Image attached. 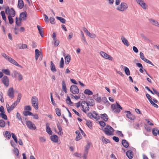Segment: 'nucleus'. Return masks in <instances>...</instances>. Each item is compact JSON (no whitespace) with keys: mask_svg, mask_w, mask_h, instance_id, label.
<instances>
[{"mask_svg":"<svg viewBox=\"0 0 159 159\" xmlns=\"http://www.w3.org/2000/svg\"><path fill=\"white\" fill-rule=\"evenodd\" d=\"M128 8V4L125 2H121L120 5L116 8V9L120 12L125 11Z\"/></svg>","mask_w":159,"mask_h":159,"instance_id":"obj_1","label":"nucleus"},{"mask_svg":"<svg viewBox=\"0 0 159 159\" xmlns=\"http://www.w3.org/2000/svg\"><path fill=\"white\" fill-rule=\"evenodd\" d=\"M114 130V129L111 126L108 125H107L103 130L105 134L109 136L113 135Z\"/></svg>","mask_w":159,"mask_h":159,"instance_id":"obj_2","label":"nucleus"},{"mask_svg":"<svg viewBox=\"0 0 159 159\" xmlns=\"http://www.w3.org/2000/svg\"><path fill=\"white\" fill-rule=\"evenodd\" d=\"M5 11L7 15L8 16L14 17L16 15L15 11L13 8H10L9 7L7 6L5 7Z\"/></svg>","mask_w":159,"mask_h":159,"instance_id":"obj_3","label":"nucleus"},{"mask_svg":"<svg viewBox=\"0 0 159 159\" xmlns=\"http://www.w3.org/2000/svg\"><path fill=\"white\" fill-rule=\"evenodd\" d=\"M116 105L112 104L111 105V108L112 111L116 113H118L120 112V110L122 109V107L119 103L116 102Z\"/></svg>","mask_w":159,"mask_h":159,"instance_id":"obj_4","label":"nucleus"},{"mask_svg":"<svg viewBox=\"0 0 159 159\" xmlns=\"http://www.w3.org/2000/svg\"><path fill=\"white\" fill-rule=\"evenodd\" d=\"M38 99L36 96H33L31 98V103L32 105L34 108L37 110L38 109Z\"/></svg>","mask_w":159,"mask_h":159,"instance_id":"obj_5","label":"nucleus"},{"mask_svg":"<svg viewBox=\"0 0 159 159\" xmlns=\"http://www.w3.org/2000/svg\"><path fill=\"white\" fill-rule=\"evenodd\" d=\"M81 106L82 108V111L85 113H86V111H89V106L86 102L82 101L81 103Z\"/></svg>","mask_w":159,"mask_h":159,"instance_id":"obj_6","label":"nucleus"},{"mask_svg":"<svg viewBox=\"0 0 159 159\" xmlns=\"http://www.w3.org/2000/svg\"><path fill=\"white\" fill-rule=\"evenodd\" d=\"M25 121L26 122V124L29 129L32 130L36 129V127L35 125L31 121L27 120L26 118H25Z\"/></svg>","mask_w":159,"mask_h":159,"instance_id":"obj_7","label":"nucleus"},{"mask_svg":"<svg viewBox=\"0 0 159 159\" xmlns=\"http://www.w3.org/2000/svg\"><path fill=\"white\" fill-rule=\"evenodd\" d=\"M70 90L71 93L74 94H78L79 92L78 87L75 85H72L70 86Z\"/></svg>","mask_w":159,"mask_h":159,"instance_id":"obj_8","label":"nucleus"},{"mask_svg":"<svg viewBox=\"0 0 159 159\" xmlns=\"http://www.w3.org/2000/svg\"><path fill=\"white\" fill-rule=\"evenodd\" d=\"M137 4H139L144 9L148 8V6L143 0H135Z\"/></svg>","mask_w":159,"mask_h":159,"instance_id":"obj_9","label":"nucleus"},{"mask_svg":"<svg viewBox=\"0 0 159 159\" xmlns=\"http://www.w3.org/2000/svg\"><path fill=\"white\" fill-rule=\"evenodd\" d=\"M101 55L104 58L111 61L112 58L109 55L104 52L101 51L100 53Z\"/></svg>","mask_w":159,"mask_h":159,"instance_id":"obj_10","label":"nucleus"},{"mask_svg":"<svg viewBox=\"0 0 159 159\" xmlns=\"http://www.w3.org/2000/svg\"><path fill=\"white\" fill-rule=\"evenodd\" d=\"M7 94L9 97L11 99L14 98V91L13 87H11L9 89L7 92Z\"/></svg>","mask_w":159,"mask_h":159,"instance_id":"obj_11","label":"nucleus"},{"mask_svg":"<svg viewBox=\"0 0 159 159\" xmlns=\"http://www.w3.org/2000/svg\"><path fill=\"white\" fill-rule=\"evenodd\" d=\"M2 82L7 87L9 85V80L8 78L6 76H3L2 79Z\"/></svg>","mask_w":159,"mask_h":159,"instance_id":"obj_12","label":"nucleus"},{"mask_svg":"<svg viewBox=\"0 0 159 159\" xmlns=\"http://www.w3.org/2000/svg\"><path fill=\"white\" fill-rule=\"evenodd\" d=\"M125 112L127 113L126 116L131 120H134L135 118V116L132 114L129 111H125Z\"/></svg>","mask_w":159,"mask_h":159,"instance_id":"obj_13","label":"nucleus"},{"mask_svg":"<svg viewBox=\"0 0 159 159\" xmlns=\"http://www.w3.org/2000/svg\"><path fill=\"white\" fill-rule=\"evenodd\" d=\"M14 104H13L10 106L8 104H6V107L7 112L10 113L15 107Z\"/></svg>","mask_w":159,"mask_h":159,"instance_id":"obj_14","label":"nucleus"},{"mask_svg":"<svg viewBox=\"0 0 159 159\" xmlns=\"http://www.w3.org/2000/svg\"><path fill=\"white\" fill-rule=\"evenodd\" d=\"M20 16L19 20H26V18L27 16V14L26 12H22L20 14Z\"/></svg>","mask_w":159,"mask_h":159,"instance_id":"obj_15","label":"nucleus"},{"mask_svg":"<svg viewBox=\"0 0 159 159\" xmlns=\"http://www.w3.org/2000/svg\"><path fill=\"white\" fill-rule=\"evenodd\" d=\"M8 61L11 63L13 64L14 65L17 66L18 67L22 68L21 66L18 64L16 61L14 59H13L11 57H10Z\"/></svg>","mask_w":159,"mask_h":159,"instance_id":"obj_16","label":"nucleus"},{"mask_svg":"<svg viewBox=\"0 0 159 159\" xmlns=\"http://www.w3.org/2000/svg\"><path fill=\"white\" fill-rule=\"evenodd\" d=\"M57 125L59 130V132L57 133L58 134L60 135H62L63 134V133L62 131V129L59 122H58L57 123Z\"/></svg>","mask_w":159,"mask_h":159,"instance_id":"obj_17","label":"nucleus"},{"mask_svg":"<svg viewBox=\"0 0 159 159\" xmlns=\"http://www.w3.org/2000/svg\"><path fill=\"white\" fill-rule=\"evenodd\" d=\"M126 155L130 159H132L134 156L133 152L131 150H128L126 152Z\"/></svg>","mask_w":159,"mask_h":159,"instance_id":"obj_18","label":"nucleus"},{"mask_svg":"<svg viewBox=\"0 0 159 159\" xmlns=\"http://www.w3.org/2000/svg\"><path fill=\"white\" fill-rule=\"evenodd\" d=\"M16 116L18 120H20L22 124L24 125V120H25V119H24V117L22 118L20 114L18 112H17L16 113Z\"/></svg>","mask_w":159,"mask_h":159,"instance_id":"obj_19","label":"nucleus"},{"mask_svg":"<svg viewBox=\"0 0 159 159\" xmlns=\"http://www.w3.org/2000/svg\"><path fill=\"white\" fill-rule=\"evenodd\" d=\"M58 137L56 135H52L50 137L51 140L54 143H57L58 141Z\"/></svg>","mask_w":159,"mask_h":159,"instance_id":"obj_20","label":"nucleus"},{"mask_svg":"<svg viewBox=\"0 0 159 159\" xmlns=\"http://www.w3.org/2000/svg\"><path fill=\"white\" fill-rule=\"evenodd\" d=\"M46 132L49 135H52V131L51 130V128L49 126V124L48 123H47L46 124Z\"/></svg>","mask_w":159,"mask_h":159,"instance_id":"obj_21","label":"nucleus"},{"mask_svg":"<svg viewBox=\"0 0 159 159\" xmlns=\"http://www.w3.org/2000/svg\"><path fill=\"white\" fill-rule=\"evenodd\" d=\"M100 116V118H101V119L105 121H107L108 120V116L105 113H104L102 114H101Z\"/></svg>","mask_w":159,"mask_h":159,"instance_id":"obj_22","label":"nucleus"},{"mask_svg":"<svg viewBox=\"0 0 159 159\" xmlns=\"http://www.w3.org/2000/svg\"><path fill=\"white\" fill-rule=\"evenodd\" d=\"M121 39L122 43L127 46H129V44L127 40L123 36L121 38Z\"/></svg>","mask_w":159,"mask_h":159,"instance_id":"obj_23","label":"nucleus"},{"mask_svg":"<svg viewBox=\"0 0 159 159\" xmlns=\"http://www.w3.org/2000/svg\"><path fill=\"white\" fill-rule=\"evenodd\" d=\"M149 20L153 25L156 26H158V23L156 20L152 19H149Z\"/></svg>","mask_w":159,"mask_h":159,"instance_id":"obj_24","label":"nucleus"},{"mask_svg":"<svg viewBox=\"0 0 159 159\" xmlns=\"http://www.w3.org/2000/svg\"><path fill=\"white\" fill-rule=\"evenodd\" d=\"M92 116V118H94L97 120L100 119V116H98V114L95 111H94L93 112Z\"/></svg>","mask_w":159,"mask_h":159,"instance_id":"obj_25","label":"nucleus"},{"mask_svg":"<svg viewBox=\"0 0 159 159\" xmlns=\"http://www.w3.org/2000/svg\"><path fill=\"white\" fill-rule=\"evenodd\" d=\"M24 2L22 0H18V7L20 9H22L24 7Z\"/></svg>","mask_w":159,"mask_h":159,"instance_id":"obj_26","label":"nucleus"},{"mask_svg":"<svg viewBox=\"0 0 159 159\" xmlns=\"http://www.w3.org/2000/svg\"><path fill=\"white\" fill-rule=\"evenodd\" d=\"M89 101L87 102L89 106H93L95 105L94 101L93 99L90 98L89 100Z\"/></svg>","mask_w":159,"mask_h":159,"instance_id":"obj_27","label":"nucleus"},{"mask_svg":"<svg viewBox=\"0 0 159 159\" xmlns=\"http://www.w3.org/2000/svg\"><path fill=\"white\" fill-rule=\"evenodd\" d=\"M62 89L66 93H67V89L66 87V84L64 80L62 81Z\"/></svg>","mask_w":159,"mask_h":159,"instance_id":"obj_28","label":"nucleus"},{"mask_svg":"<svg viewBox=\"0 0 159 159\" xmlns=\"http://www.w3.org/2000/svg\"><path fill=\"white\" fill-rule=\"evenodd\" d=\"M122 144L125 148H128L129 146L128 142L125 139H123L122 141Z\"/></svg>","mask_w":159,"mask_h":159,"instance_id":"obj_29","label":"nucleus"},{"mask_svg":"<svg viewBox=\"0 0 159 159\" xmlns=\"http://www.w3.org/2000/svg\"><path fill=\"white\" fill-rule=\"evenodd\" d=\"M152 133L155 136H156L157 134H158L159 136V130L157 128H153L152 130Z\"/></svg>","mask_w":159,"mask_h":159,"instance_id":"obj_30","label":"nucleus"},{"mask_svg":"<svg viewBox=\"0 0 159 159\" xmlns=\"http://www.w3.org/2000/svg\"><path fill=\"white\" fill-rule=\"evenodd\" d=\"M84 93L85 94L88 95H91L93 94V93L89 89H86L84 91Z\"/></svg>","mask_w":159,"mask_h":159,"instance_id":"obj_31","label":"nucleus"},{"mask_svg":"<svg viewBox=\"0 0 159 159\" xmlns=\"http://www.w3.org/2000/svg\"><path fill=\"white\" fill-rule=\"evenodd\" d=\"M51 71L53 72H55L56 71L55 66L52 61L51 62Z\"/></svg>","mask_w":159,"mask_h":159,"instance_id":"obj_32","label":"nucleus"},{"mask_svg":"<svg viewBox=\"0 0 159 159\" xmlns=\"http://www.w3.org/2000/svg\"><path fill=\"white\" fill-rule=\"evenodd\" d=\"M40 56V52L38 49L35 50V58L37 60Z\"/></svg>","mask_w":159,"mask_h":159,"instance_id":"obj_33","label":"nucleus"},{"mask_svg":"<svg viewBox=\"0 0 159 159\" xmlns=\"http://www.w3.org/2000/svg\"><path fill=\"white\" fill-rule=\"evenodd\" d=\"M102 142L106 144L110 143L109 140L106 139L103 136L102 137Z\"/></svg>","mask_w":159,"mask_h":159,"instance_id":"obj_34","label":"nucleus"},{"mask_svg":"<svg viewBox=\"0 0 159 159\" xmlns=\"http://www.w3.org/2000/svg\"><path fill=\"white\" fill-rule=\"evenodd\" d=\"M65 63L66 64H68L69 63L70 60V57L69 55L66 56L65 58Z\"/></svg>","mask_w":159,"mask_h":159,"instance_id":"obj_35","label":"nucleus"},{"mask_svg":"<svg viewBox=\"0 0 159 159\" xmlns=\"http://www.w3.org/2000/svg\"><path fill=\"white\" fill-rule=\"evenodd\" d=\"M4 135L5 137L7 138L8 139H10L11 137V135L10 133L7 131L5 132Z\"/></svg>","mask_w":159,"mask_h":159,"instance_id":"obj_36","label":"nucleus"},{"mask_svg":"<svg viewBox=\"0 0 159 159\" xmlns=\"http://www.w3.org/2000/svg\"><path fill=\"white\" fill-rule=\"evenodd\" d=\"M56 18L62 23H65L66 22L65 19L62 17L57 16L56 17Z\"/></svg>","mask_w":159,"mask_h":159,"instance_id":"obj_37","label":"nucleus"},{"mask_svg":"<svg viewBox=\"0 0 159 159\" xmlns=\"http://www.w3.org/2000/svg\"><path fill=\"white\" fill-rule=\"evenodd\" d=\"M2 71L3 73H4L6 75H10V72L8 69H2Z\"/></svg>","mask_w":159,"mask_h":159,"instance_id":"obj_38","label":"nucleus"},{"mask_svg":"<svg viewBox=\"0 0 159 159\" xmlns=\"http://www.w3.org/2000/svg\"><path fill=\"white\" fill-rule=\"evenodd\" d=\"M1 14L3 20L6 22L7 21V19L4 11H1Z\"/></svg>","mask_w":159,"mask_h":159,"instance_id":"obj_39","label":"nucleus"},{"mask_svg":"<svg viewBox=\"0 0 159 159\" xmlns=\"http://www.w3.org/2000/svg\"><path fill=\"white\" fill-rule=\"evenodd\" d=\"M6 125L5 122L3 120H0V126L4 128Z\"/></svg>","mask_w":159,"mask_h":159,"instance_id":"obj_40","label":"nucleus"},{"mask_svg":"<svg viewBox=\"0 0 159 159\" xmlns=\"http://www.w3.org/2000/svg\"><path fill=\"white\" fill-rule=\"evenodd\" d=\"M23 114L25 116L33 115V114L29 111H25L23 112Z\"/></svg>","mask_w":159,"mask_h":159,"instance_id":"obj_41","label":"nucleus"},{"mask_svg":"<svg viewBox=\"0 0 159 159\" xmlns=\"http://www.w3.org/2000/svg\"><path fill=\"white\" fill-rule=\"evenodd\" d=\"M64 61L63 57H61V60L60 62V66L61 68L63 67L64 65Z\"/></svg>","mask_w":159,"mask_h":159,"instance_id":"obj_42","label":"nucleus"},{"mask_svg":"<svg viewBox=\"0 0 159 159\" xmlns=\"http://www.w3.org/2000/svg\"><path fill=\"white\" fill-rule=\"evenodd\" d=\"M66 102L69 104L72 105L73 103L71 102V100L70 99V98L69 96H67L66 99Z\"/></svg>","mask_w":159,"mask_h":159,"instance_id":"obj_43","label":"nucleus"},{"mask_svg":"<svg viewBox=\"0 0 159 159\" xmlns=\"http://www.w3.org/2000/svg\"><path fill=\"white\" fill-rule=\"evenodd\" d=\"M12 16H8V18L10 24L11 25L13 22V20L12 18Z\"/></svg>","mask_w":159,"mask_h":159,"instance_id":"obj_44","label":"nucleus"},{"mask_svg":"<svg viewBox=\"0 0 159 159\" xmlns=\"http://www.w3.org/2000/svg\"><path fill=\"white\" fill-rule=\"evenodd\" d=\"M19 73H18L16 71L14 70L13 71V72L12 73L11 75L13 77H15L18 75V74Z\"/></svg>","mask_w":159,"mask_h":159,"instance_id":"obj_45","label":"nucleus"},{"mask_svg":"<svg viewBox=\"0 0 159 159\" xmlns=\"http://www.w3.org/2000/svg\"><path fill=\"white\" fill-rule=\"evenodd\" d=\"M11 134L12 135V137L13 138V139H14L15 142L16 143H18V141H17V137H16V136L15 134L13 133H12Z\"/></svg>","mask_w":159,"mask_h":159,"instance_id":"obj_46","label":"nucleus"},{"mask_svg":"<svg viewBox=\"0 0 159 159\" xmlns=\"http://www.w3.org/2000/svg\"><path fill=\"white\" fill-rule=\"evenodd\" d=\"M56 112L57 115L59 116H60L61 114V110L58 108L56 109Z\"/></svg>","mask_w":159,"mask_h":159,"instance_id":"obj_47","label":"nucleus"},{"mask_svg":"<svg viewBox=\"0 0 159 159\" xmlns=\"http://www.w3.org/2000/svg\"><path fill=\"white\" fill-rule=\"evenodd\" d=\"M14 152L15 153L16 155L18 157L19 156V150L17 148H14V149L13 150Z\"/></svg>","mask_w":159,"mask_h":159,"instance_id":"obj_48","label":"nucleus"},{"mask_svg":"<svg viewBox=\"0 0 159 159\" xmlns=\"http://www.w3.org/2000/svg\"><path fill=\"white\" fill-rule=\"evenodd\" d=\"M86 124L89 128H92V123L90 121H87Z\"/></svg>","mask_w":159,"mask_h":159,"instance_id":"obj_49","label":"nucleus"},{"mask_svg":"<svg viewBox=\"0 0 159 159\" xmlns=\"http://www.w3.org/2000/svg\"><path fill=\"white\" fill-rule=\"evenodd\" d=\"M125 71L126 74L127 75H130V71L129 70L128 68L127 67H125Z\"/></svg>","mask_w":159,"mask_h":159,"instance_id":"obj_50","label":"nucleus"},{"mask_svg":"<svg viewBox=\"0 0 159 159\" xmlns=\"http://www.w3.org/2000/svg\"><path fill=\"white\" fill-rule=\"evenodd\" d=\"M21 20H20L19 21L18 18L17 17L16 18V23L17 25L20 26L21 25Z\"/></svg>","mask_w":159,"mask_h":159,"instance_id":"obj_51","label":"nucleus"},{"mask_svg":"<svg viewBox=\"0 0 159 159\" xmlns=\"http://www.w3.org/2000/svg\"><path fill=\"white\" fill-rule=\"evenodd\" d=\"M37 27L38 29V30L39 32V34L41 37H43V35L42 34L43 32L42 31L41 29V27L40 26L38 25L37 26Z\"/></svg>","mask_w":159,"mask_h":159,"instance_id":"obj_52","label":"nucleus"},{"mask_svg":"<svg viewBox=\"0 0 159 159\" xmlns=\"http://www.w3.org/2000/svg\"><path fill=\"white\" fill-rule=\"evenodd\" d=\"M0 116H1L2 118L5 120H7V116L5 114V113H0Z\"/></svg>","mask_w":159,"mask_h":159,"instance_id":"obj_53","label":"nucleus"},{"mask_svg":"<svg viewBox=\"0 0 159 159\" xmlns=\"http://www.w3.org/2000/svg\"><path fill=\"white\" fill-rule=\"evenodd\" d=\"M90 145L89 143H87V145L85 146V149L84 151H87L88 152L89 149L90 148Z\"/></svg>","mask_w":159,"mask_h":159,"instance_id":"obj_54","label":"nucleus"},{"mask_svg":"<svg viewBox=\"0 0 159 159\" xmlns=\"http://www.w3.org/2000/svg\"><path fill=\"white\" fill-rule=\"evenodd\" d=\"M2 56L4 57L5 59L6 60H8L9 58H10V57L7 56L6 54L5 53H2Z\"/></svg>","mask_w":159,"mask_h":159,"instance_id":"obj_55","label":"nucleus"},{"mask_svg":"<svg viewBox=\"0 0 159 159\" xmlns=\"http://www.w3.org/2000/svg\"><path fill=\"white\" fill-rule=\"evenodd\" d=\"M140 58L143 61L146 58L144 57L143 53L141 52H140Z\"/></svg>","mask_w":159,"mask_h":159,"instance_id":"obj_56","label":"nucleus"},{"mask_svg":"<svg viewBox=\"0 0 159 159\" xmlns=\"http://www.w3.org/2000/svg\"><path fill=\"white\" fill-rule=\"evenodd\" d=\"M144 61L146 62V63L151 65L152 66H154V64L149 60L145 58L144 60Z\"/></svg>","mask_w":159,"mask_h":159,"instance_id":"obj_57","label":"nucleus"},{"mask_svg":"<svg viewBox=\"0 0 159 159\" xmlns=\"http://www.w3.org/2000/svg\"><path fill=\"white\" fill-rule=\"evenodd\" d=\"M55 19L53 17H50L49 19L50 22L52 24H54L55 23Z\"/></svg>","mask_w":159,"mask_h":159,"instance_id":"obj_58","label":"nucleus"},{"mask_svg":"<svg viewBox=\"0 0 159 159\" xmlns=\"http://www.w3.org/2000/svg\"><path fill=\"white\" fill-rule=\"evenodd\" d=\"M82 138V136L81 135V134L77 135V136L75 138V140L77 141H78L80 139H81Z\"/></svg>","mask_w":159,"mask_h":159,"instance_id":"obj_59","label":"nucleus"},{"mask_svg":"<svg viewBox=\"0 0 159 159\" xmlns=\"http://www.w3.org/2000/svg\"><path fill=\"white\" fill-rule=\"evenodd\" d=\"M54 44L55 46H57L59 43V42L58 40H57L56 39H54Z\"/></svg>","mask_w":159,"mask_h":159,"instance_id":"obj_60","label":"nucleus"},{"mask_svg":"<svg viewBox=\"0 0 159 159\" xmlns=\"http://www.w3.org/2000/svg\"><path fill=\"white\" fill-rule=\"evenodd\" d=\"M88 152L87 151H84V155L83 156V158L84 159H86L88 154Z\"/></svg>","mask_w":159,"mask_h":159,"instance_id":"obj_61","label":"nucleus"},{"mask_svg":"<svg viewBox=\"0 0 159 159\" xmlns=\"http://www.w3.org/2000/svg\"><path fill=\"white\" fill-rule=\"evenodd\" d=\"M99 122L100 125L102 127H104L106 125V124L103 121H101Z\"/></svg>","mask_w":159,"mask_h":159,"instance_id":"obj_62","label":"nucleus"},{"mask_svg":"<svg viewBox=\"0 0 159 159\" xmlns=\"http://www.w3.org/2000/svg\"><path fill=\"white\" fill-rule=\"evenodd\" d=\"M27 47V45L25 44H22L21 45V46L20 47V49H25Z\"/></svg>","mask_w":159,"mask_h":159,"instance_id":"obj_63","label":"nucleus"},{"mask_svg":"<svg viewBox=\"0 0 159 159\" xmlns=\"http://www.w3.org/2000/svg\"><path fill=\"white\" fill-rule=\"evenodd\" d=\"M25 109L30 111L31 110V108L30 106H26L25 107Z\"/></svg>","mask_w":159,"mask_h":159,"instance_id":"obj_64","label":"nucleus"}]
</instances>
